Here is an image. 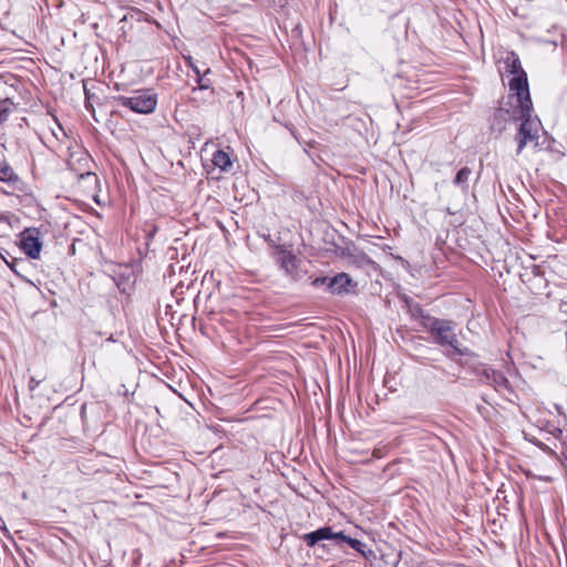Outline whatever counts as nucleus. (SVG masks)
<instances>
[{"instance_id": "nucleus-11", "label": "nucleus", "mask_w": 567, "mask_h": 567, "mask_svg": "<svg viewBox=\"0 0 567 567\" xmlns=\"http://www.w3.org/2000/svg\"><path fill=\"white\" fill-rule=\"evenodd\" d=\"M492 381H493L496 390H498V391H503V390L511 391L512 390L509 380L502 372L494 371L492 374Z\"/></svg>"}, {"instance_id": "nucleus-14", "label": "nucleus", "mask_w": 567, "mask_h": 567, "mask_svg": "<svg viewBox=\"0 0 567 567\" xmlns=\"http://www.w3.org/2000/svg\"><path fill=\"white\" fill-rule=\"evenodd\" d=\"M69 166H70L71 171H73L75 173L76 177L80 181H90V182H94V183L97 182L96 175L93 172H91L90 169H86V171H83V172H79L78 169H75L73 167V163L72 162H69Z\"/></svg>"}, {"instance_id": "nucleus-4", "label": "nucleus", "mask_w": 567, "mask_h": 567, "mask_svg": "<svg viewBox=\"0 0 567 567\" xmlns=\"http://www.w3.org/2000/svg\"><path fill=\"white\" fill-rule=\"evenodd\" d=\"M509 92L517 97V104L520 110V118H532L533 102L529 93V84L525 80L517 79L508 83Z\"/></svg>"}, {"instance_id": "nucleus-8", "label": "nucleus", "mask_w": 567, "mask_h": 567, "mask_svg": "<svg viewBox=\"0 0 567 567\" xmlns=\"http://www.w3.org/2000/svg\"><path fill=\"white\" fill-rule=\"evenodd\" d=\"M20 247L31 259H38L42 249V241L37 229H25L21 233Z\"/></svg>"}, {"instance_id": "nucleus-12", "label": "nucleus", "mask_w": 567, "mask_h": 567, "mask_svg": "<svg viewBox=\"0 0 567 567\" xmlns=\"http://www.w3.org/2000/svg\"><path fill=\"white\" fill-rule=\"evenodd\" d=\"M471 174H472L471 168H468V167L461 168L457 172V174L453 181L454 185L461 186L463 189L467 190V188H468L467 183H468Z\"/></svg>"}, {"instance_id": "nucleus-15", "label": "nucleus", "mask_w": 567, "mask_h": 567, "mask_svg": "<svg viewBox=\"0 0 567 567\" xmlns=\"http://www.w3.org/2000/svg\"><path fill=\"white\" fill-rule=\"evenodd\" d=\"M13 105L12 100L8 97L0 101V123L7 121Z\"/></svg>"}, {"instance_id": "nucleus-10", "label": "nucleus", "mask_w": 567, "mask_h": 567, "mask_svg": "<svg viewBox=\"0 0 567 567\" xmlns=\"http://www.w3.org/2000/svg\"><path fill=\"white\" fill-rule=\"evenodd\" d=\"M212 162L216 167H219L221 171H227V168L231 166L229 154L221 150H218L213 154Z\"/></svg>"}, {"instance_id": "nucleus-6", "label": "nucleus", "mask_w": 567, "mask_h": 567, "mask_svg": "<svg viewBox=\"0 0 567 567\" xmlns=\"http://www.w3.org/2000/svg\"><path fill=\"white\" fill-rule=\"evenodd\" d=\"M505 72L512 75L508 83H513L517 79L528 82L527 73L524 71L518 54L513 50H503L499 52Z\"/></svg>"}, {"instance_id": "nucleus-24", "label": "nucleus", "mask_w": 567, "mask_h": 567, "mask_svg": "<svg viewBox=\"0 0 567 567\" xmlns=\"http://www.w3.org/2000/svg\"><path fill=\"white\" fill-rule=\"evenodd\" d=\"M4 217L0 214V221H3Z\"/></svg>"}, {"instance_id": "nucleus-20", "label": "nucleus", "mask_w": 567, "mask_h": 567, "mask_svg": "<svg viewBox=\"0 0 567 567\" xmlns=\"http://www.w3.org/2000/svg\"><path fill=\"white\" fill-rule=\"evenodd\" d=\"M38 385H39V381H35L33 378H31L30 383H29L30 390H34L35 386H38Z\"/></svg>"}, {"instance_id": "nucleus-22", "label": "nucleus", "mask_w": 567, "mask_h": 567, "mask_svg": "<svg viewBox=\"0 0 567 567\" xmlns=\"http://www.w3.org/2000/svg\"><path fill=\"white\" fill-rule=\"evenodd\" d=\"M80 162H84V164L89 165L91 159L87 156H84L83 158L80 159Z\"/></svg>"}, {"instance_id": "nucleus-1", "label": "nucleus", "mask_w": 567, "mask_h": 567, "mask_svg": "<svg viewBox=\"0 0 567 567\" xmlns=\"http://www.w3.org/2000/svg\"><path fill=\"white\" fill-rule=\"evenodd\" d=\"M413 317L417 319L420 326L431 334L436 344L441 347H450L454 353L458 355L468 354V349L462 348L460 344L455 333V322L432 317L421 308L414 310Z\"/></svg>"}, {"instance_id": "nucleus-2", "label": "nucleus", "mask_w": 567, "mask_h": 567, "mask_svg": "<svg viewBox=\"0 0 567 567\" xmlns=\"http://www.w3.org/2000/svg\"><path fill=\"white\" fill-rule=\"evenodd\" d=\"M302 538L309 547L316 546L318 542L323 539H334L337 545L347 543L367 560H370L374 557V551L371 548H368L364 543L347 536L343 532L334 533L329 526H324L311 533L305 534Z\"/></svg>"}, {"instance_id": "nucleus-19", "label": "nucleus", "mask_w": 567, "mask_h": 567, "mask_svg": "<svg viewBox=\"0 0 567 567\" xmlns=\"http://www.w3.org/2000/svg\"><path fill=\"white\" fill-rule=\"evenodd\" d=\"M91 102H93V99H91V96L86 93L85 106L89 111L92 109Z\"/></svg>"}, {"instance_id": "nucleus-18", "label": "nucleus", "mask_w": 567, "mask_h": 567, "mask_svg": "<svg viewBox=\"0 0 567 567\" xmlns=\"http://www.w3.org/2000/svg\"><path fill=\"white\" fill-rule=\"evenodd\" d=\"M91 102H93V99H91V96L86 93L85 106L89 111L92 109Z\"/></svg>"}, {"instance_id": "nucleus-9", "label": "nucleus", "mask_w": 567, "mask_h": 567, "mask_svg": "<svg viewBox=\"0 0 567 567\" xmlns=\"http://www.w3.org/2000/svg\"><path fill=\"white\" fill-rule=\"evenodd\" d=\"M357 282L347 272H339L329 280V292L333 295H344L353 292Z\"/></svg>"}, {"instance_id": "nucleus-16", "label": "nucleus", "mask_w": 567, "mask_h": 567, "mask_svg": "<svg viewBox=\"0 0 567 567\" xmlns=\"http://www.w3.org/2000/svg\"><path fill=\"white\" fill-rule=\"evenodd\" d=\"M194 72L197 75V85L200 90H207L209 87V81L206 80L204 76L200 75V71L197 66H193Z\"/></svg>"}, {"instance_id": "nucleus-13", "label": "nucleus", "mask_w": 567, "mask_h": 567, "mask_svg": "<svg viewBox=\"0 0 567 567\" xmlns=\"http://www.w3.org/2000/svg\"><path fill=\"white\" fill-rule=\"evenodd\" d=\"M0 181L6 183H16L18 181V175L9 165H4L0 167Z\"/></svg>"}, {"instance_id": "nucleus-5", "label": "nucleus", "mask_w": 567, "mask_h": 567, "mask_svg": "<svg viewBox=\"0 0 567 567\" xmlns=\"http://www.w3.org/2000/svg\"><path fill=\"white\" fill-rule=\"evenodd\" d=\"M539 138V123L532 118L522 120V123L516 133L515 140L517 142V154H520L528 144H538Z\"/></svg>"}, {"instance_id": "nucleus-3", "label": "nucleus", "mask_w": 567, "mask_h": 567, "mask_svg": "<svg viewBox=\"0 0 567 567\" xmlns=\"http://www.w3.org/2000/svg\"><path fill=\"white\" fill-rule=\"evenodd\" d=\"M113 102L138 114H151L157 106V94L152 89H138L130 95L113 96Z\"/></svg>"}, {"instance_id": "nucleus-21", "label": "nucleus", "mask_w": 567, "mask_h": 567, "mask_svg": "<svg viewBox=\"0 0 567 567\" xmlns=\"http://www.w3.org/2000/svg\"><path fill=\"white\" fill-rule=\"evenodd\" d=\"M373 456L377 457V458H380L382 457V453H381V450L380 449H374L373 450Z\"/></svg>"}, {"instance_id": "nucleus-17", "label": "nucleus", "mask_w": 567, "mask_h": 567, "mask_svg": "<svg viewBox=\"0 0 567 567\" xmlns=\"http://www.w3.org/2000/svg\"><path fill=\"white\" fill-rule=\"evenodd\" d=\"M331 278L329 277H319V278H316L313 281H312V285L318 287V286H322V285H327V289L329 290V280Z\"/></svg>"}, {"instance_id": "nucleus-7", "label": "nucleus", "mask_w": 567, "mask_h": 567, "mask_svg": "<svg viewBox=\"0 0 567 567\" xmlns=\"http://www.w3.org/2000/svg\"><path fill=\"white\" fill-rule=\"evenodd\" d=\"M274 249V258L280 265V267L288 274L295 272L298 268V258L293 254L292 245H275Z\"/></svg>"}, {"instance_id": "nucleus-23", "label": "nucleus", "mask_w": 567, "mask_h": 567, "mask_svg": "<svg viewBox=\"0 0 567 567\" xmlns=\"http://www.w3.org/2000/svg\"><path fill=\"white\" fill-rule=\"evenodd\" d=\"M58 126H59V130L62 131V133L65 135L64 131H63V127L61 126V124L58 123Z\"/></svg>"}]
</instances>
